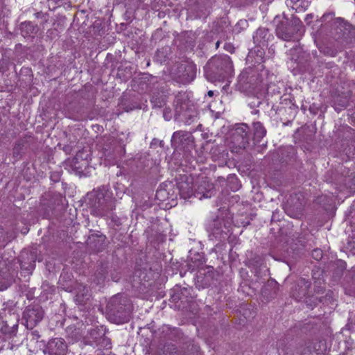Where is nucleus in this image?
I'll return each mask as SVG.
<instances>
[{
    "label": "nucleus",
    "instance_id": "1",
    "mask_svg": "<svg viewBox=\"0 0 355 355\" xmlns=\"http://www.w3.org/2000/svg\"><path fill=\"white\" fill-rule=\"evenodd\" d=\"M91 214L99 218L107 217L115 209L116 200L105 187H100L88 193Z\"/></svg>",
    "mask_w": 355,
    "mask_h": 355
},
{
    "label": "nucleus",
    "instance_id": "2",
    "mask_svg": "<svg viewBox=\"0 0 355 355\" xmlns=\"http://www.w3.org/2000/svg\"><path fill=\"white\" fill-rule=\"evenodd\" d=\"M132 305L126 295L117 294L107 304V317L110 321L122 324L129 321Z\"/></svg>",
    "mask_w": 355,
    "mask_h": 355
},
{
    "label": "nucleus",
    "instance_id": "3",
    "mask_svg": "<svg viewBox=\"0 0 355 355\" xmlns=\"http://www.w3.org/2000/svg\"><path fill=\"white\" fill-rule=\"evenodd\" d=\"M232 62L227 55L215 56L205 67V76L211 82L221 81L232 76Z\"/></svg>",
    "mask_w": 355,
    "mask_h": 355
},
{
    "label": "nucleus",
    "instance_id": "4",
    "mask_svg": "<svg viewBox=\"0 0 355 355\" xmlns=\"http://www.w3.org/2000/svg\"><path fill=\"white\" fill-rule=\"evenodd\" d=\"M229 146L232 151L237 152L250 146L251 132L245 123L236 124L229 132L227 139Z\"/></svg>",
    "mask_w": 355,
    "mask_h": 355
},
{
    "label": "nucleus",
    "instance_id": "5",
    "mask_svg": "<svg viewBox=\"0 0 355 355\" xmlns=\"http://www.w3.org/2000/svg\"><path fill=\"white\" fill-rule=\"evenodd\" d=\"M333 32L331 33L334 39L344 46L355 42V26L349 24L343 18H336L333 23Z\"/></svg>",
    "mask_w": 355,
    "mask_h": 355
},
{
    "label": "nucleus",
    "instance_id": "6",
    "mask_svg": "<svg viewBox=\"0 0 355 355\" xmlns=\"http://www.w3.org/2000/svg\"><path fill=\"white\" fill-rule=\"evenodd\" d=\"M311 286V283L305 278L297 279L291 288V296L297 301H301L305 299V303L308 306L313 308L317 305L318 302H323L327 300V295L325 297H306L308 291Z\"/></svg>",
    "mask_w": 355,
    "mask_h": 355
},
{
    "label": "nucleus",
    "instance_id": "7",
    "mask_svg": "<svg viewBox=\"0 0 355 355\" xmlns=\"http://www.w3.org/2000/svg\"><path fill=\"white\" fill-rule=\"evenodd\" d=\"M171 73L177 82L187 84L194 80L196 76V67L189 60L175 63L171 68Z\"/></svg>",
    "mask_w": 355,
    "mask_h": 355
},
{
    "label": "nucleus",
    "instance_id": "8",
    "mask_svg": "<svg viewBox=\"0 0 355 355\" xmlns=\"http://www.w3.org/2000/svg\"><path fill=\"white\" fill-rule=\"evenodd\" d=\"M300 26L301 22L298 19H293L290 21L288 19L284 17V19L277 24L276 34L279 38L289 41L299 31Z\"/></svg>",
    "mask_w": 355,
    "mask_h": 355
},
{
    "label": "nucleus",
    "instance_id": "9",
    "mask_svg": "<svg viewBox=\"0 0 355 355\" xmlns=\"http://www.w3.org/2000/svg\"><path fill=\"white\" fill-rule=\"evenodd\" d=\"M44 311L39 304H31L23 312L22 320L27 329H33L44 318Z\"/></svg>",
    "mask_w": 355,
    "mask_h": 355
},
{
    "label": "nucleus",
    "instance_id": "10",
    "mask_svg": "<svg viewBox=\"0 0 355 355\" xmlns=\"http://www.w3.org/2000/svg\"><path fill=\"white\" fill-rule=\"evenodd\" d=\"M305 201L302 194L291 195L284 207L285 212L291 217L300 218L303 216Z\"/></svg>",
    "mask_w": 355,
    "mask_h": 355
},
{
    "label": "nucleus",
    "instance_id": "11",
    "mask_svg": "<svg viewBox=\"0 0 355 355\" xmlns=\"http://www.w3.org/2000/svg\"><path fill=\"white\" fill-rule=\"evenodd\" d=\"M259 83L258 71L252 67L245 69L239 76V83L244 90L254 89Z\"/></svg>",
    "mask_w": 355,
    "mask_h": 355
},
{
    "label": "nucleus",
    "instance_id": "12",
    "mask_svg": "<svg viewBox=\"0 0 355 355\" xmlns=\"http://www.w3.org/2000/svg\"><path fill=\"white\" fill-rule=\"evenodd\" d=\"M15 264L6 261H0V291L7 289L14 282L16 270Z\"/></svg>",
    "mask_w": 355,
    "mask_h": 355
},
{
    "label": "nucleus",
    "instance_id": "13",
    "mask_svg": "<svg viewBox=\"0 0 355 355\" xmlns=\"http://www.w3.org/2000/svg\"><path fill=\"white\" fill-rule=\"evenodd\" d=\"M194 137L188 131L179 130L173 134L171 137L172 146L175 149L189 150L193 146Z\"/></svg>",
    "mask_w": 355,
    "mask_h": 355
},
{
    "label": "nucleus",
    "instance_id": "14",
    "mask_svg": "<svg viewBox=\"0 0 355 355\" xmlns=\"http://www.w3.org/2000/svg\"><path fill=\"white\" fill-rule=\"evenodd\" d=\"M248 266L254 272L257 280L261 279L268 275V269L264 263V258L258 254H254L246 261Z\"/></svg>",
    "mask_w": 355,
    "mask_h": 355
},
{
    "label": "nucleus",
    "instance_id": "15",
    "mask_svg": "<svg viewBox=\"0 0 355 355\" xmlns=\"http://www.w3.org/2000/svg\"><path fill=\"white\" fill-rule=\"evenodd\" d=\"M37 259V249H25L22 250L19 257V263L21 269L26 271L28 274L32 273L35 269V261Z\"/></svg>",
    "mask_w": 355,
    "mask_h": 355
},
{
    "label": "nucleus",
    "instance_id": "16",
    "mask_svg": "<svg viewBox=\"0 0 355 355\" xmlns=\"http://www.w3.org/2000/svg\"><path fill=\"white\" fill-rule=\"evenodd\" d=\"M177 187L182 198H190L195 193V191H193V177L188 175H180L177 178Z\"/></svg>",
    "mask_w": 355,
    "mask_h": 355
},
{
    "label": "nucleus",
    "instance_id": "17",
    "mask_svg": "<svg viewBox=\"0 0 355 355\" xmlns=\"http://www.w3.org/2000/svg\"><path fill=\"white\" fill-rule=\"evenodd\" d=\"M216 193L214 185L207 179L202 178L198 182L195 189L194 196L201 200L202 198H209Z\"/></svg>",
    "mask_w": 355,
    "mask_h": 355
},
{
    "label": "nucleus",
    "instance_id": "18",
    "mask_svg": "<svg viewBox=\"0 0 355 355\" xmlns=\"http://www.w3.org/2000/svg\"><path fill=\"white\" fill-rule=\"evenodd\" d=\"M67 349V345L62 338H53L50 340L45 349L44 353H48L49 355H65Z\"/></svg>",
    "mask_w": 355,
    "mask_h": 355
},
{
    "label": "nucleus",
    "instance_id": "19",
    "mask_svg": "<svg viewBox=\"0 0 355 355\" xmlns=\"http://www.w3.org/2000/svg\"><path fill=\"white\" fill-rule=\"evenodd\" d=\"M191 105H194L193 103L190 101L188 95L185 92H179L174 101L175 114L174 116H180L182 112H186Z\"/></svg>",
    "mask_w": 355,
    "mask_h": 355
},
{
    "label": "nucleus",
    "instance_id": "20",
    "mask_svg": "<svg viewBox=\"0 0 355 355\" xmlns=\"http://www.w3.org/2000/svg\"><path fill=\"white\" fill-rule=\"evenodd\" d=\"M279 291V285L275 279H269L263 286L261 294L263 299L266 301H270L275 298Z\"/></svg>",
    "mask_w": 355,
    "mask_h": 355
},
{
    "label": "nucleus",
    "instance_id": "21",
    "mask_svg": "<svg viewBox=\"0 0 355 355\" xmlns=\"http://www.w3.org/2000/svg\"><path fill=\"white\" fill-rule=\"evenodd\" d=\"M83 154V152H78L73 159L71 163L72 170L80 176L85 175V170L89 166V162L87 160L88 155L84 157Z\"/></svg>",
    "mask_w": 355,
    "mask_h": 355
},
{
    "label": "nucleus",
    "instance_id": "22",
    "mask_svg": "<svg viewBox=\"0 0 355 355\" xmlns=\"http://www.w3.org/2000/svg\"><path fill=\"white\" fill-rule=\"evenodd\" d=\"M106 236L103 234H92L87 240V245L95 252H101L105 248Z\"/></svg>",
    "mask_w": 355,
    "mask_h": 355
},
{
    "label": "nucleus",
    "instance_id": "23",
    "mask_svg": "<svg viewBox=\"0 0 355 355\" xmlns=\"http://www.w3.org/2000/svg\"><path fill=\"white\" fill-rule=\"evenodd\" d=\"M198 117V111L194 105H191L190 108H189L184 113L182 112L180 115L174 116V119L175 121L182 122L186 125H190L193 123Z\"/></svg>",
    "mask_w": 355,
    "mask_h": 355
},
{
    "label": "nucleus",
    "instance_id": "24",
    "mask_svg": "<svg viewBox=\"0 0 355 355\" xmlns=\"http://www.w3.org/2000/svg\"><path fill=\"white\" fill-rule=\"evenodd\" d=\"M223 223L220 220H214L209 225L210 234L215 239L221 241L225 239L227 233L224 230Z\"/></svg>",
    "mask_w": 355,
    "mask_h": 355
},
{
    "label": "nucleus",
    "instance_id": "25",
    "mask_svg": "<svg viewBox=\"0 0 355 355\" xmlns=\"http://www.w3.org/2000/svg\"><path fill=\"white\" fill-rule=\"evenodd\" d=\"M197 285L202 288L209 287L214 282V272L211 271H198L197 277Z\"/></svg>",
    "mask_w": 355,
    "mask_h": 355
},
{
    "label": "nucleus",
    "instance_id": "26",
    "mask_svg": "<svg viewBox=\"0 0 355 355\" xmlns=\"http://www.w3.org/2000/svg\"><path fill=\"white\" fill-rule=\"evenodd\" d=\"M89 288L86 286L79 285L76 288L75 301L79 304H85L91 297Z\"/></svg>",
    "mask_w": 355,
    "mask_h": 355
},
{
    "label": "nucleus",
    "instance_id": "27",
    "mask_svg": "<svg viewBox=\"0 0 355 355\" xmlns=\"http://www.w3.org/2000/svg\"><path fill=\"white\" fill-rule=\"evenodd\" d=\"M253 126V137L252 141L254 145H257L260 143L261 140L266 136V130L261 122H254Z\"/></svg>",
    "mask_w": 355,
    "mask_h": 355
},
{
    "label": "nucleus",
    "instance_id": "28",
    "mask_svg": "<svg viewBox=\"0 0 355 355\" xmlns=\"http://www.w3.org/2000/svg\"><path fill=\"white\" fill-rule=\"evenodd\" d=\"M351 97V92L338 94L334 97V105L335 109L338 112L348 105L349 98Z\"/></svg>",
    "mask_w": 355,
    "mask_h": 355
},
{
    "label": "nucleus",
    "instance_id": "29",
    "mask_svg": "<svg viewBox=\"0 0 355 355\" xmlns=\"http://www.w3.org/2000/svg\"><path fill=\"white\" fill-rule=\"evenodd\" d=\"M291 51L292 55L291 60L297 63V67L300 69H304L306 62V60L304 59L305 53H302L300 49H292Z\"/></svg>",
    "mask_w": 355,
    "mask_h": 355
},
{
    "label": "nucleus",
    "instance_id": "30",
    "mask_svg": "<svg viewBox=\"0 0 355 355\" xmlns=\"http://www.w3.org/2000/svg\"><path fill=\"white\" fill-rule=\"evenodd\" d=\"M20 30L24 37L31 36L37 32V26L33 25L31 21L22 22L20 24Z\"/></svg>",
    "mask_w": 355,
    "mask_h": 355
},
{
    "label": "nucleus",
    "instance_id": "31",
    "mask_svg": "<svg viewBox=\"0 0 355 355\" xmlns=\"http://www.w3.org/2000/svg\"><path fill=\"white\" fill-rule=\"evenodd\" d=\"M162 355H183V352L178 349L175 345L168 343H166L161 349Z\"/></svg>",
    "mask_w": 355,
    "mask_h": 355
},
{
    "label": "nucleus",
    "instance_id": "32",
    "mask_svg": "<svg viewBox=\"0 0 355 355\" xmlns=\"http://www.w3.org/2000/svg\"><path fill=\"white\" fill-rule=\"evenodd\" d=\"M103 150L104 155L110 159L114 158L118 155H123L125 153L124 147L122 146L115 147V148L113 150H111L110 148H107V146H105L103 147Z\"/></svg>",
    "mask_w": 355,
    "mask_h": 355
},
{
    "label": "nucleus",
    "instance_id": "33",
    "mask_svg": "<svg viewBox=\"0 0 355 355\" xmlns=\"http://www.w3.org/2000/svg\"><path fill=\"white\" fill-rule=\"evenodd\" d=\"M210 154L214 159H218L221 157H224L225 155H227V153H226L224 146L214 145L210 149Z\"/></svg>",
    "mask_w": 355,
    "mask_h": 355
},
{
    "label": "nucleus",
    "instance_id": "34",
    "mask_svg": "<svg viewBox=\"0 0 355 355\" xmlns=\"http://www.w3.org/2000/svg\"><path fill=\"white\" fill-rule=\"evenodd\" d=\"M107 274V266L101 265L95 272L94 281L99 284L104 282Z\"/></svg>",
    "mask_w": 355,
    "mask_h": 355
},
{
    "label": "nucleus",
    "instance_id": "35",
    "mask_svg": "<svg viewBox=\"0 0 355 355\" xmlns=\"http://www.w3.org/2000/svg\"><path fill=\"white\" fill-rule=\"evenodd\" d=\"M67 336L71 339L72 341H76L82 338V334L80 329L75 326L71 325L66 329Z\"/></svg>",
    "mask_w": 355,
    "mask_h": 355
},
{
    "label": "nucleus",
    "instance_id": "36",
    "mask_svg": "<svg viewBox=\"0 0 355 355\" xmlns=\"http://www.w3.org/2000/svg\"><path fill=\"white\" fill-rule=\"evenodd\" d=\"M1 49L2 51V58L0 59V71H3L8 67L10 58L7 49L2 46Z\"/></svg>",
    "mask_w": 355,
    "mask_h": 355
},
{
    "label": "nucleus",
    "instance_id": "37",
    "mask_svg": "<svg viewBox=\"0 0 355 355\" xmlns=\"http://www.w3.org/2000/svg\"><path fill=\"white\" fill-rule=\"evenodd\" d=\"M334 266L335 267L334 275L336 277H340L346 269V263L344 261L339 259L334 263Z\"/></svg>",
    "mask_w": 355,
    "mask_h": 355
},
{
    "label": "nucleus",
    "instance_id": "38",
    "mask_svg": "<svg viewBox=\"0 0 355 355\" xmlns=\"http://www.w3.org/2000/svg\"><path fill=\"white\" fill-rule=\"evenodd\" d=\"M94 341L97 345L103 347H107L110 349L111 347V342L110 338L105 336V334L103 333L102 336L98 337H94Z\"/></svg>",
    "mask_w": 355,
    "mask_h": 355
},
{
    "label": "nucleus",
    "instance_id": "39",
    "mask_svg": "<svg viewBox=\"0 0 355 355\" xmlns=\"http://www.w3.org/2000/svg\"><path fill=\"white\" fill-rule=\"evenodd\" d=\"M320 52H322L325 55L334 57L336 55V54L338 53V50L335 48H332L329 46H324L320 48Z\"/></svg>",
    "mask_w": 355,
    "mask_h": 355
},
{
    "label": "nucleus",
    "instance_id": "40",
    "mask_svg": "<svg viewBox=\"0 0 355 355\" xmlns=\"http://www.w3.org/2000/svg\"><path fill=\"white\" fill-rule=\"evenodd\" d=\"M151 102L153 103L154 106L161 107L164 104L163 96H160L159 98H156V94L153 93L151 96Z\"/></svg>",
    "mask_w": 355,
    "mask_h": 355
},
{
    "label": "nucleus",
    "instance_id": "41",
    "mask_svg": "<svg viewBox=\"0 0 355 355\" xmlns=\"http://www.w3.org/2000/svg\"><path fill=\"white\" fill-rule=\"evenodd\" d=\"M107 218H110L111 219V222L114 226L119 227L121 225V218L116 214L112 213V211H110L109 216Z\"/></svg>",
    "mask_w": 355,
    "mask_h": 355
},
{
    "label": "nucleus",
    "instance_id": "42",
    "mask_svg": "<svg viewBox=\"0 0 355 355\" xmlns=\"http://www.w3.org/2000/svg\"><path fill=\"white\" fill-rule=\"evenodd\" d=\"M174 291L180 292V295L183 298V297H187L188 295L190 294L189 289L187 287L182 288L180 286L176 285L174 287Z\"/></svg>",
    "mask_w": 355,
    "mask_h": 355
},
{
    "label": "nucleus",
    "instance_id": "43",
    "mask_svg": "<svg viewBox=\"0 0 355 355\" xmlns=\"http://www.w3.org/2000/svg\"><path fill=\"white\" fill-rule=\"evenodd\" d=\"M18 324L17 323L13 324V325L10 327L8 326H5L4 328L2 329L3 331L6 334H14L17 331Z\"/></svg>",
    "mask_w": 355,
    "mask_h": 355
},
{
    "label": "nucleus",
    "instance_id": "44",
    "mask_svg": "<svg viewBox=\"0 0 355 355\" xmlns=\"http://www.w3.org/2000/svg\"><path fill=\"white\" fill-rule=\"evenodd\" d=\"M315 285L314 286L315 293H320L323 291L324 288L322 284H324V281L322 279H319V281L315 282Z\"/></svg>",
    "mask_w": 355,
    "mask_h": 355
},
{
    "label": "nucleus",
    "instance_id": "45",
    "mask_svg": "<svg viewBox=\"0 0 355 355\" xmlns=\"http://www.w3.org/2000/svg\"><path fill=\"white\" fill-rule=\"evenodd\" d=\"M322 251L320 249H315L312 251V257L315 260H320L322 258Z\"/></svg>",
    "mask_w": 355,
    "mask_h": 355
},
{
    "label": "nucleus",
    "instance_id": "46",
    "mask_svg": "<svg viewBox=\"0 0 355 355\" xmlns=\"http://www.w3.org/2000/svg\"><path fill=\"white\" fill-rule=\"evenodd\" d=\"M173 294H171V297L173 300V302H176L178 300L182 299V296L180 294V292L174 291V288L172 290Z\"/></svg>",
    "mask_w": 355,
    "mask_h": 355
},
{
    "label": "nucleus",
    "instance_id": "47",
    "mask_svg": "<svg viewBox=\"0 0 355 355\" xmlns=\"http://www.w3.org/2000/svg\"><path fill=\"white\" fill-rule=\"evenodd\" d=\"M163 115L166 121H169L172 118L171 110L170 108H165L164 110Z\"/></svg>",
    "mask_w": 355,
    "mask_h": 355
},
{
    "label": "nucleus",
    "instance_id": "48",
    "mask_svg": "<svg viewBox=\"0 0 355 355\" xmlns=\"http://www.w3.org/2000/svg\"><path fill=\"white\" fill-rule=\"evenodd\" d=\"M102 332L100 330L92 329L90 331L91 338L94 340V337H100L102 336Z\"/></svg>",
    "mask_w": 355,
    "mask_h": 355
},
{
    "label": "nucleus",
    "instance_id": "49",
    "mask_svg": "<svg viewBox=\"0 0 355 355\" xmlns=\"http://www.w3.org/2000/svg\"><path fill=\"white\" fill-rule=\"evenodd\" d=\"M157 144H159L160 146H164V141H161V140H159L157 139H153V141H151V144H150L151 146H155V145H157Z\"/></svg>",
    "mask_w": 355,
    "mask_h": 355
},
{
    "label": "nucleus",
    "instance_id": "50",
    "mask_svg": "<svg viewBox=\"0 0 355 355\" xmlns=\"http://www.w3.org/2000/svg\"><path fill=\"white\" fill-rule=\"evenodd\" d=\"M321 275V271H320L319 270H316V271H313V279H317L318 281H319V279H321L320 276Z\"/></svg>",
    "mask_w": 355,
    "mask_h": 355
},
{
    "label": "nucleus",
    "instance_id": "51",
    "mask_svg": "<svg viewBox=\"0 0 355 355\" xmlns=\"http://www.w3.org/2000/svg\"><path fill=\"white\" fill-rule=\"evenodd\" d=\"M21 144L20 143L16 144V145L15 146V147L13 148V153L14 154H18L19 153V150L21 149Z\"/></svg>",
    "mask_w": 355,
    "mask_h": 355
},
{
    "label": "nucleus",
    "instance_id": "52",
    "mask_svg": "<svg viewBox=\"0 0 355 355\" xmlns=\"http://www.w3.org/2000/svg\"><path fill=\"white\" fill-rule=\"evenodd\" d=\"M334 15V12H329V13H325L324 14V15L322 16V19L323 21H326L327 20V19L329 18V17H332Z\"/></svg>",
    "mask_w": 355,
    "mask_h": 355
},
{
    "label": "nucleus",
    "instance_id": "53",
    "mask_svg": "<svg viewBox=\"0 0 355 355\" xmlns=\"http://www.w3.org/2000/svg\"><path fill=\"white\" fill-rule=\"evenodd\" d=\"M59 178H60L58 173L52 174L51 175V179L55 182H58L59 180Z\"/></svg>",
    "mask_w": 355,
    "mask_h": 355
},
{
    "label": "nucleus",
    "instance_id": "54",
    "mask_svg": "<svg viewBox=\"0 0 355 355\" xmlns=\"http://www.w3.org/2000/svg\"><path fill=\"white\" fill-rule=\"evenodd\" d=\"M207 95L210 97L213 96H214V92L211 91V90H209L207 93Z\"/></svg>",
    "mask_w": 355,
    "mask_h": 355
},
{
    "label": "nucleus",
    "instance_id": "55",
    "mask_svg": "<svg viewBox=\"0 0 355 355\" xmlns=\"http://www.w3.org/2000/svg\"><path fill=\"white\" fill-rule=\"evenodd\" d=\"M113 281L114 282H117L119 279V277H118L117 275H116V277H112Z\"/></svg>",
    "mask_w": 355,
    "mask_h": 355
},
{
    "label": "nucleus",
    "instance_id": "56",
    "mask_svg": "<svg viewBox=\"0 0 355 355\" xmlns=\"http://www.w3.org/2000/svg\"><path fill=\"white\" fill-rule=\"evenodd\" d=\"M219 44H220V41H217L216 43V47L218 48Z\"/></svg>",
    "mask_w": 355,
    "mask_h": 355
},
{
    "label": "nucleus",
    "instance_id": "57",
    "mask_svg": "<svg viewBox=\"0 0 355 355\" xmlns=\"http://www.w3.org/2000/svg\"><path fill=\"white\" fill-rule=\"evenodd\" d=\"M34 334H35V336H37V337H39L40 336L38 335V332L37 331H34L33 332Z\"/></svg>",
    "mask_w": 355,
    "mask_h": 355
},
{
    "label": "nucleus",
    "instance_id": "58",
    "mask_svg": "<svg viewBox=\"0 0 355 355\" xmlns=\"http://www.w3.org/2000/svg\"><path fill=\"white\" fill-rule=\"evenodd\" d=\"M288 162V160L287 159H284V160L282 161V162H286V163Z\"/></svg>",
    "mask_w": 355,
    "mask_h": 355
},
{
    "label": "nucleus",
    "instance_id": "59",
    "mask_svg": "<svg viewBox=\"0 0 355 355\" xmlns=\"http://www.w3.org/2000/svg\"><path fill=\"white\" fill-rule=\"evenodd\" d=\"M160 98V96H159V94H156V98Z\"/></svg>",
    "mask_w": 355,
    "mask_h": 355
},
{
    "label": "nucleus",
    "instance_id": "60",
    "mask_svg": "<svg viewBox=\"0 0 355 355\" xmlns=\"http://www.w3.org/2000/svg\"><path fill=\"white\" fill-rule=\"evenodd\" d=\"M274 218H275V213H273V214H272V220H274Z\"/></svg>",
    "mask_w": 355,
    "mask_h": 355
},
{
    "label": "nucleus",
    "instance_id": "61",
    "mask_svg": "<svg viewBox=\"0 0 355 355\" xmlns=\"http://www.w3.org/2000/svg\"><path fill=\"white\" fill-rule=\"evenodd\" d=\"M57 197H58V198H59V200H61V197L60 196H57Z\"/></svg>",
    "mask_w": 355,
    "mask_h": 355
},
{
    "label": "nucleus",
    "instance_id": "62",
    "mask_svg": "<svg viewBox=\"0 0 355 355\" xmlns=\"http://www.w3.org/2000/svg\"><path fill=\"white\" fill-rule=\"evenodd\" d=\"M107 355H114V354H111V353H110V354H107Z\"/></svg>",
    "mask_w": 355,
    "mask_h": 355
}]
</instances>
